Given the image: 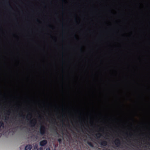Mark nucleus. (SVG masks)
<instances>
[{"instance_id":"f257e3e1","label":"nucleus","mask_w":150,"mask_h":150,"mask_svg":"<svg viewBox=\"0 0 150 150\" xmlns=\"http://www.w3.org/2000/svg\"><path fill=\"white\" fill-rule=\"evenodd\" d=\"M47 143V141L46 140H43L41 141L40 142V145L41 146H43L45 145Z\"/></svg>"},{"instance_id":"f03ea898","label":"nucleus","mask_w":150,"mask_h":150,"mask_svg":"<svg viewBox=\"0 0 150 150\" xmlns=\"http://www.w3.org/2000/svg\"><path fill=\"white\" fill-rule=\"evenodd\" d=\"M32 148V146L30 145H28L26 146L25 147V150H30Z\"/></svg>"},{"instance_id":"7ed1b4c3","label":"nucleus","mask_w":150,"mask_h":150,"mask_svg":"<svg viewBox=\"0 0 150 150\" xmlns=\"http://www.w3.org/2000/svg\"><path fill=\"white\" fill-rule=\"evenodd\" d=\"M46 150H50L49 148H47L46 149Z\"/></svg>"}]
</instances>
